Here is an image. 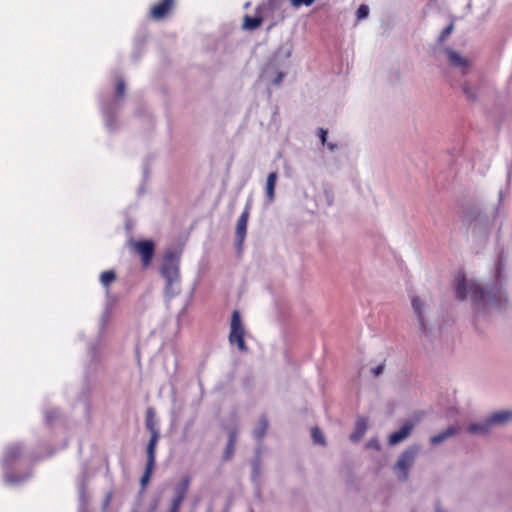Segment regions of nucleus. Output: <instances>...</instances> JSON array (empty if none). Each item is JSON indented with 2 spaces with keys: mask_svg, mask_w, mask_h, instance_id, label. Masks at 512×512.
<instances>
[{
  "mask_svg": "<svg viewBox=\"0 0 512 512\" xmlns=\"http://www.w3.org/2000/svg\"><path fill=\"white\" fill-rule=\"evenodd\" d=\"M116 106V101H114L110 106L102 105V112L104 116L105 125L108 129H114L113 125V113L114 107Z\"/></svg>",
  "mask_w": 512,
  "mask_h": 512,
  "instance_id": "412c9836",
  "label": "nucleus"
},
{
  "mask_svg": "<svg viewBox=\"0 0 512 512\" xmlns=\"http://www.w3.org/2000/svg\"><path fill=\"white\" fill-rule=\"evenodd\" d=\"M268 421L266 417L262 416L259 420L258 426L253 430V436L256 440H261L267 431Z\"/></svg>",
  "mask_w": 512,
  "mask_h": 512,
  "instance_id": "5701e85b",
  "label": "nucleus"
},
{
  "mask_svg": "<svg viewBox=\"0 0 512 512\" xmlns=\"http://www.w3.org/2000/svg\"><path fill=\"white\" fill-rule=\"evenodd\" d=\"M384 370V363H381L377 365L376 367L371 369L372 374L377 377L383 373Z\"/></svg>",
  "mask_w": 512,
  "mask_h": 512,
  "instance_id": "4c0bfd02",
  "label": "nucleus"
},
{
  "mask_svg": "<svg viewBox=\"0 0 512 512\" xmlns=\"http://www.w3.org/2000/svg\"><path fill=\"white\" fill-rule=\"evenodd\" d=\"M445 53L447 55L449 64L453 68L458 69L462 75H466L469 72L471 63L467 58L461 56L459 53L450 48H446Z\"/></svg>",
  "mask_w": 512,
  "mask_h": 512,
  "instance_id": "9b49d317",
  "label": "nucleus"
},
{
  "mask_svg": "<svg viewBox=\"0 0 512 512\" xmlns=\"http://www.w3.org/2000/svg\"><path fill=\"white\" fill-rule=\"evenodd\" d=\"M507 512H512V509L508 510Z\"/></svg>",
  "mask_w": 512,
  "mask_h": 512,
  "instance_id": "49530a36",
  "label": "nucleus"
},
{
  "mask_svg": "<svg viewBox=\"0 0 512 512\" xmlns=\"http://www.w3.org/2000/svg\"><path fill=\"white\" fill-rule=\"evenodd\" d=\"M367 447L375 449V450H380V448H381L380 443H379V441L377 439L369 440L368 443H367Z\"/></svg>",
  "mask_w": 512,
  "mask_h": 512,
  "instance_id": "58836bf2",
  "label": "nucleus"
},
{
  "mask_svg": "<svg viewBox=\"0 0 512 512\" xmlns=\"http://www.w3.org/2000/svg\"><path fill=\"white\" fill-rule=\"evenodd\" d=\"M291 54V45H281L263 69V78L271 82L273 85H279L285 76V73L281 70V67L283 66L281 61H287L291 57Z\"/></svg>",
  "mask_w": 512,
  "mask_h": 512,
  "instance_id": "7ed1b4c3",
  "label": "nucleus"
},
{
  "mask_svg": "<svg viewBox=\"0 0 512 512\" xmlns=\"http://www.w3.org/2000/svg\"><path fill=\"white\" fill-rule=\"evenodd\" d=\"M414 426H415V423L413 421H406L398 431L393 432L389 436V440H388L389 444L396 445V444L404 441L406 438L409 437V435L411 434V432L414 429Z\"/></svg>",
  "mask_w": 512,
  "mask_h": 512,
  "instance_id": "4468645a",
  "label": "nucleus"
},
{
  "mask_svg": "<svg viewBox=\"0 0 512 512\" xmlns=\"http://www.w3.org/2000/svg\"><path fill=\"white\" fill-rule=\"evenodd\" d=\"M252 477L253 479H257L260 475V463L258 460L254 461L253 464H252Z\"/></svg>",
  "mask_w": 512,
  "mask_h": 512,
  "instance_id": "c9c22d12",
  "label": "nucleus"
},
{
  "mask_svg": "<svg viewBox=\"0 0 512 512\" xmlns=\"http://www.w3.org/2000/svg\"><path fill=\"white\" fill-rule=\"evenodd\" d=\"M183 500L184 498L181 495H176L172 501V505L170 507L169 512H179V508Z\"/></svg>",
  "mask_w": 512,
  "mask_h": 512,
  "instance_id": "c756f323",
  "label": "nucleus"
},
{
  "mask_svg": "<svg viewBox=\"0 0 512 512\" xmlns=\"http://www.w3.org/2000/svg\"><path fill=\"white\" fill-rule=\"evenodd\" d=\"M263 21H266V20L264 19L263 15H261V14L257 13V15L255 17H250V16L246 15L244 17L243 27L248 30H254V29L258 28Z\"/></svg>",
  "mask_w": 512,
  "mask_h": 512,
  "instance_id": "aec40b11",
  "label": "nucleus"
},
{
  "mask_svg": "<svg viewBox=\"0 0 512 512\" xmlns=\"http://www.w3.org/2000/svg\"><path fill=\"white\" fill-rule=\"evenodd\" d=\"M114 302H115V300L108 295L105 309L101 316V328H104L108 324L111 314H112Z\"/></svg>",
  "mask_w": 512,
  "mask_h": 512,
  "instance_id": "4be33fe9",
  "label": "nucleus"
},
{
  "mask_svg": "<svg viewBox=\"0 0 512 512\" xmlns=\"http://www.w3.org/2000/svg\"><path fill=\"white\" fill-rule=\"evenodd\" d=\"M326 145H327V147H328V149H329L330 151H334V150L337 148V145H336V144H333V143H327V142H326Z\"/></svg>",
  "mask_w": 512,
  "mask_h": 512,
  "instance_id": "37998d69",
  "label": "nucleus"
},
{
  "mask_svg": "<svg viewBox=\"0 0 512 512\" xmlns=\"http://www.w3.org/2000/svg\"><path fill=\"white\" fill-rule=\"evenodd\" d=\"M78 489H79V501H80L78 512H88L87 507H86L87 499H86V495H85L84 481L80 482Z\"/></svg>",
  "mask_w": 512,
  "mask_h": 512,
  "instance_id": "393cba45",
  "label": "nucleus"
},
{
  "mask_svg": "<svg viewBox=\"0 0 512 512\" xmlns=\"http://www.w3.org/2000/svg\"><path fill=\"white\" fill-rule=\"evenodd\" d=\"M435 512H445L439 505L436 506Z\"/></svg>",
  "mask_w": 512,
  "mask_h": 512,
  "instance_id": "c03bdc74",
  "label": "nucleus"
},
{
  "mask_svg": "<svg viewBox=\"0 0 512 512\" xmlns=\"http://www.w3.org/2000/svg\"><path fill=\"white\" fill-rule=\"evenodd\" d=\"M233 453H234V446H229V442H228L227 447L224 452V455H223V458L225 460H229L232 457Z\"/></svg>",
  "mask_w": 512,
  "mask_h": 512,
  "instance_id": "e433bc0d",
  "label": "nucleus"
},
{
  "mask_svg": "<svg viewBox=\"0 0 512 512\" xmlns=\"http://www.w3.org/2000/svg\"><path fill=\"white\" fill-rule=\"evenodd\" d=\"M290 2L294 8H299L301 6L309 7L314 4L315 0H290Z\"/></svg>",
  "mask_w": 512,
  "mask_h": 512,
  "instance_id": "473e14b6",
  "label": "nucleus"
},
{
  "mask_svg": "<svg viewBox=\"0 0 512 512\" xmlns=\"http://www.w3.org/2000/svg\"><path fill=\"white\" fill-rule=\"evenodd\" d=\"M161 274L166 280V294L174 295L176 293L174 286L179 283V257L175 253L168 252L165 254Z\"/></svg>",
  "mask_w": 512,
  "mask_h": 512,
  "instance_id": "39448f33",
  "label": "nucleus"
},
{
  "mask_svg": "<svg viewBox=\"0 0 512 512\" xmlns=\"http://www.w3.org/2000/svg\"><path fill=\"white\" fill-rule=\"evenodd\" d=\"M512 422V409L492 412L482 421L472 423L467 427L470 434L487 435L495 428H501Z\"/></svg>",
  "mask_w": 512,
  "mask_h": 512,
  "instance_id": "f03ea898",
  "label": "nucleus"
},
{
  "mask_svg": "<svg viewBox=\"0 0 512 512\" xmlns=\"http://www.w3.org/2000/svg\"><path fill=\"white\" fill-rule=\"evenodd\" d=\"M129 247L137 252L142 261V265L144 267H148L152 261V258L154 256V250L155 245L153 241L151 240H140V241H133L130 240L128 242Z\"/></svg>",
  "mask_w": 512,
  "mask_h": 512,
  "instance_id": "1a4fd4ad",
  "label": "nucleus"
},
{
  "mask_svg": "<svg viewBox=\"0 0 512 512\" xmlns=\"http://www.w3.org/2000/svg\"><path fill=\"white\" fill-rule=\"evenodd\" d=\"M453 28H454L453 23H451L447 27H445L439 36V42H443L452 33Z\"/></svg>",
  "mask_w": 512,
  "mask_h": 512,
  "instance_id": "f704fd0d",
  "label": "nucleus"
},
{
  "mask_svg": "<svg viewBox=\"0 0 512 512\" xmlns=\"http://www.w3.org/2000/svg\"><path fill=\"white\" fill-rule=\"evenodd\" d=\"M174 0H162L151 9V17L156 20L164 18L170 11Z\"/></svg>",
  "mask_w": 512,
  "mask_h": 512,
  "instance_id": "2eb2a0df",
  "label": "nucleus"
},
{
  "mask_svg": "<svg viewBox=\"0 0 512 512\" xmlns=\"http://www.w3.org/2000/svg\"><path fill=\"white\" fill-rule=\"evenodd\" d=\"M459 431V428L456 427V426H450L448 427L447 429H445L443 432L437 434V435H434L430 438V443L432 445H438L442 442H444L445 440L453 437L455 434H457Z\"/></svg>",
  "mask_w": 512,
  "mask_h": 512,
  "instance_id": "dca6fc26",
  "label": "nucleus"
},
{
  "mask_svg": "<svg viewBox=\"0 0 512 512\" xmlns=\"http://www.w3.org/2000/svg\"><path fill=\"white\" fill-rule=\"evenodd\" d=\"M284 0H267L257 8V13L269 21V28L285 19Z\"/></svg>",
  "mask_w": 512,
  "mask_h": 512,
  "instance_id": "423d86ee",
  "label": "nucleus"
},
{
  "mask_svg": "<svg viewBox=\"0 0 512 512\" xmlns=\"http://www.w3.org/2000/svg\"><path fill=\"white\" fill-rule=\"evenodd\" d=\"M453 290L457 300L470 299L476 320L493 310H501L508 301L505 291L498 283L483 287L476 280L467 279L463 271H458L455 275Z\"/></svg>",
  "mask_w": 512,
  "mask_h": 512,
  "instance_id": "f257e3e1",
  "label": "nucleus"
},
{
  "mask_svg": "<svg viewBox=\"0 0 512 512\" xmlns=\"http://www.w3.org/2000/svg\"><path fill=\"white\" fill-rule=\"evenodd\" d=\"M189 484H190L189 478L188 477L183 478L181 480V482L176 487V495H181L183 498H185Z\"/></svg>",
  "mask_w": 512,
  "mask_h": 512,
  "instance_id": "bb28decb",
  "label": "nucleus"
},
{
  "mask_svg": "<svg viewBox=\"0 0 512 512\" xmlns=\"http://www.w3.org/2000/svg\"><path fill=\"white\" fill-rule=\"evenodd\" d=\"M155 461H156V452H153L152 450L147 451V463H146L144 474L141 477V484L143 486L148 482V480L152 474V471H153L154 465H155Z\"/></svg>",
  "mask_w": 512,
  "mask_h": 512,
  "instance_id": "f3484780",
  "label": "nucleus"
},
{
  "mask_svg": "<svg viewBox=\"0 0 512 512\" xmlns=\"http://www.w3.org/2000/svg\"><path fill=\"white\" fill-rule=\"evenodd\" d=\"M89 353H90L92 359L96 358V349L94 346L90 347Z\"/></svg>",
  "mask_w": 512,
  "mask_h": 512,
  "instance_id": "79ce46f5",
  "label": "nucleus"
},
{
  "mask_svg": "<svg viewBox=\"0 0 512 512\" xmlns=\"http://www.w3.org/2000/svg\"><path fill=\"white\" fill-rule=\"evenodd\" d=\"M319 136H320V139H321V142L323 145H326V136H327V131L324 130V129H320L319 130Z\"/></svg>",
  "mask_w": 512,
  "mask_h": 512,
  "instance_id": "a19ab883",
  "label": "nucleus"
},
{
  "mask_svg": "<svg viewBox=\"0 0 512 512\" xmlns=\"http://www.w3.org/2000/svg\"><path fill=\"white\" fill-rule=\"evenodd\" d=\"M236 439H237V433H236V431H230V433H229V439H228L229 446H234V444H235V442H236Z\"/></svg>",
  "mask_w": 512,
  "mask_h": 512,
  "instance_id": "ea45409f",
  "label": "nucleus"
},
{
  "mask_svg": "<svg viewBox=\"0 0 512 512\" xmlns=\"http://www.w3.org/2000/svg\"><path fill=\"white\" fill-rule=\"evenodd\" d=\"M367 427V420L363 417L358 418L356 421L355 429L350 435V439L354 442H358L366 433Z\"/></svg>",
  "mask_w": 512,
  "mask_h": 512,
  "instance_id": "6ab92c4d",
  "label": "nucleus"
},
{
  "mask_svg": "<svg viewBox=\"0 0 512 512\" xmlns=\"http://www.w3.org/2000/svg\"><path fill=\"white\" fill-rule=\"evenodd\" d=\"M229 342L231 345H237L239 350L247 351V346L244 341V327L241 321L239 311H234L231 317Z\"/></svg>",
  "mask_w": 512,
  "mask_h": 512,
  "instance_id": "6e6552de",
  "label": "nucleus"
},
{
  "mask_svg": "<svg viewBox=\"0 0 512 512\" xmlns=\"http://www.w3.org/2000/svg\"><path fill=\"white\" fill-rule=\"evenodd\" d=\"M59 413L57 410H46L44 413L45 422L47 424H52V422L58 417Z\"/></svg>",
  "mask_w": 512,
  "mask_h": 512,
  "instance_id": "2f4dec72",
  "label": "nucleus"
},
{
  "mask_svg": "<svg viewBox=\"0 0 512 512\" xmlns=\"http://www.w3.org/2000/svg\"><path fill=\"white\" fill-rule=\"evenodd\" d=\"M145 422H146L147 429L151 433V437H150L148 445H147V451H151V447H152V451L156 452V446H157V442L160 437V433H159V429L157 427V424H156V421L154 418V411L152 408H148L147 413H146Z\"/></svg>",
  "mask_w": 512,
  "mask_h": 512,
  "instance_id": "9d476101",
  "label": "nucleus"
},
{
  "mask_svg": "<svg viewBox=\"0 0 512 512\" xmlns=\"http://www.w3.org/2000/svg\"><path fill=\"white\" fill-rule=\"evenodd\" d=\"M249 214H250V204L247 203L243 212L241 213V215L239 216V218L237 220L236 232H235V241H236L237 247H241L245 240Z\"/></svg>",
  "mask_w": 512,
  "mask_h": 512,
  "instance_id": "f8f14e48",
  "label": "nucleus"
},
{
  "mask_svg": "<svg viewBox=\"0 0 512 512\" xmlns=\"http://www.w3.org/2000/svg\"><path fill=\"white\" fill-rule=\"evenodd\" d=\"M21 453L22 447L19 444L10 445L5 450L2 466L4 470V481L8 485H20L30 477V473L16 475L9 472L13 464L21 456Z\"/></svg>",
  "mask_w": 512,
  "mask_h": 512,
  "instance_id": "20e7f679",
  "label": "nucleus"
},
{
  "mask_svg": "<svg viewBox=\"0 0 512 512\" xmlns=\"http://www.w3.org/2000/svg\"><path fill=\"white\" fill-rule=\"evenodd\" d=\"M278 178L277 172H271L267 176L266 180V198L269 203L273 202L275 198V185Z\"/></svg>",
  "mask_w": 512,
  "mask_h": 512,
  "instance_id": "a211bd4d",
  "label": "nucleus"
},
{
  "mask_svg": "<svg viewBox=\"0 0 512 512\" xmlns=\"http://www.w3.org/2000/svg\"><path fill=\"white\" fill-rule=\"evenodd\" d=\"M116 279V274L113 270H106L100 275V282L104 287H108Z\"/></svg>",
  "mask_w": 512,
  "mask_h": 512,
  "instance_id": "a878e982",
  "label": "nucleus"
},
{
  "mask_svg": "<svg viewBox=\"0 0 512 512\" xmlns=\"http://www.w3.org/2000/svg\"><path fill=\"white\" fill-rule=\"evenodd\" d=\"M126 85L123 79H118L116 84V97L122 98L125 94Z\"/></svg>",
  "mask_w": 512,
  "mask_h": 512,
  "instance_id": "7c9ffc66",
  "label": "nucleus"
},
{
  "mask_svg": "<svg viewBox=\"0 0 512 512\" xmlns=\"http://www.w3.org/2000/svg\"><path fill=\"white\" fill-rule=\"evenodd\" d=\"M311 435H312L313 442L315 444H319V445L325 444V437L319 428H317V427L312 428Z\"/></svg>",
  "mask_w": 512,
  "mask_h": 512,
  "instance_id": "cd10ccee",
  "label": "nucleus"
},
{
  "mask_svg": "<svg viewBox=\"0 0 512 512\" xmlns=\"http://www.w3.org/2000/svg\"><path fill=\"white\" fill-rule=\"evenodd\" d=\"M368 14H369V7L365 4L360 5L356 11V17L358 20L367 18Z\"/></svg>",
  "mask_w": 512,
  "mask_h": 512,
  "instance_id": "c85d7f7f",
  "label": "nucleus"
},
{
  "mask_svg": "<svg viewBox=\"0 0 512 512\" xmlns=\"http://www.w3.org/2000/svg\"><path fill=\"white\" fill-rule=\"evenodd\" d=\"M419 451L420 447L418 445H411L399 456L395 464V470L397 471L398 478L400 480L404 481L408 478L409 469L413 465Z\"/></svg>",
  "mask_w": 512,
  "mask_h": 512,
  "instance_id": "0eeeda50",
  "label": "nucleus"
},
{
  "mask_svg": "<svg viewBox=\"0 0 512 512\" xmlns=\"http://www.w3.org/2000/svg\"><path fill=\"white\" fill-rule=\"evenodd\" d=\"M411 305L414 314L418 319L420 330L424 333L427 332V326L425 321L426 312L428 308L427 304L424 301H422L418 296H413L411 298Z\"/></svg>",
  "mask_w": 512,
  "mask_h": 512,
  "instance_id": "ddd939ff",
  "label": "nucleus"
},
{
  "mask_svg": "<svg viewBox=\"0 0 512 512\" xmlns=\"http://www.w3.org/2000/svg\"><path fill=\"white\" fill-rule=\"evenodd\" d=\"M505 265H506V259L505 257L503 256V252H501L498 256V259H497V262L495 264V271H496V279H497V282H501L502 280V272L505 268Z\"/></svg>",
  "mask_w": 512,
  "mask_h": 512,
  "instance_id": "b1692460",
  "label": "nucleus"
},
{
  "mask_svg": "<svg viewBox=\"0 0 512 512\" xmlns=\"http://www.w3.org/2000/svg\"><path fill=\"white\" fill-rule=\"evenodd\" d=\"M463 92L465 93L467 98L471 101H475L478 98L477 94L472 91V89L470 88V86L467 83H465L463 85Z\"/></svg>",
  "mask_w": 512,
  "mask_h": 512,
  "instance_id": "72a5a7b5",
  "label": "nucleus"
},
{
  "mask_svg": "<svg viewBox=\"0 0 512 512\" xmlns=\"http://www.w3.org/2000/svg\"><path fill=\"white\" fill-rule=\"evenodd\" d=\"M503 195H504V194H503V191H500V192H499V198L501 199V198L503 197Z\"/></svg>",
  "mask_w": 512,
  "mask_h": 512,
  "instance_id": "a18cd8bd",
  "label": "nucleus"
}]
</instances>
